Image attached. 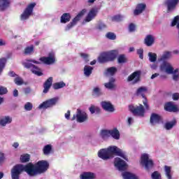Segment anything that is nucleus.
Here are the masks:
<instances>
[{
    "instance_id": "obj_1",
    "label": "nucleus",
    "mask_w": 179,
    "mask_h": 179,
    "mask_svg": "<svg viewBox=\"0 0 179 179\" xmlns=\"http://www.w3.org/2000/svg\"><path fill=\"white\" fill-rule=\"evenodd\" d=\"M50 169V163L46 160H41L35 164L29 162L26 165L16 164L11 169V178L19 179L20 174L25 171L30 177L38 176V174H44Z\"/></svg>"
},
{
    "instance_id": "obj_2",
    "label": "nucleus",
    "mask_w": 179,
    "mask_h": 179,
    "mask_svg": "<svg viewBox=\"0 0 179 179\" xmlns=\"http://www.w3.org/2000/svg\"><path fill=\"white\" fill-rule=\"evenodd\" d=\"M120 156V157H127L128 153L117 145H110L107 148H102L98 151V157H110V156Z\"/></svg>"
},
{
    "instance_id": "obj_3",
    "label": "nucleus",
    "mask_w": 179,
    "mask_h": 179,
    "mask_svg": "<svg viewBox=\"0 0 179 179\" xmlns=\"http://www.w3.org/2000/svg\"><path fill=\"white\" fill-rule=\"evenodd\" d=\"M36 5H37L36 2L27 4L23 12L20 15V20H21V22H27V20L30 19V17L33 16V12L34 10V8H36Z\"/></svg>"
},
{
    "instance_id": "obj_4",
    "label": "nucleus",
    "mask_w": 179,
    "mask_h": 179,
    "mask_svg": "<svg viewBox=\"0 0 179 179\" xmlns=\"http://www.w3.org/2000/svg\"><path fill=\"white\" fill-rule=\"evenodd\" d=\"M117 55H118V50H117L106 52L101 54L98 61L100 64H104V62H108V61H114V59L117 58Z\"/></svg>"
},
{
    "instance_id": "obj_5",
    "label": "nucleus",
    "mask_w": 179,
    "mask_h": 179,
    "mask_svg": "<svg viewBox=\"0 0 179 179\" xmlns=\"http://www.w3.org/2000/svg\"><path fill=\"white\" fill-rule=\"evenodd\" d=\"M38 61H40L41 64H44V65H54L57 62L55 52H50L48 56L41 57Z\"/></svg>"
},
{
    "instance_id": "obj_6",
    "label": "nucleus",
    "mask_w": 179,
    "mask_h": 179,
    "mask_svg": "<svg viewBox=\"0 0 179 179\" xmlns=\"http://www.w3.org/2000/svg\"><path fill=\"white\" fill-rule=\"evenodd\" d=\"M88 118L89 117L86 112L80 109H77L76 115H73L71 118V121H75V120H76L77 122L82 124V122H86Z\"/></svg>"
},
{
    "instance_id": "obj_7",
    "label": "nucleus",
    "mask_w": 179,
    "mask_h": 179,
    "mask_svg": "<svg viewBox=\"0 0 179 179\" xmlns=\"http://www.w3.org/2000/svg\"><path fill=\"white\" fill-rule=\"evenodd\" d=\"M59 100V98L58 97H54L50 99H48L45 101H43L42 103H41L38 108L39 110H47V108H51V107H54Z\"/></svg>"
},
{
    "instance_id": "obj_8",
    "label": "nucleus",
    "mask_w": 179,
    "mask_h": 179,
    "mask_svg": "<svg viewBox=\"0 0 179 179\" xmlns=\"http://www.w3.org/2000/svg\"><path fill=\"white\" fill-rule=\"evenodd\" d=\"M159 71L162 73H167L168 75H171L173 71H174V67L171 65V63L169 62H162L159 65Z\"/></svg>"
},
{
    "instance_id": "obj_9",
    "label": "nucleus",
    "mask_w": 179,
    "mask_h": 179,
    "mask_svg": "<svg viewBox=\"0 0 179 179\" xmlns=\"http://www.w3.org/2000/svg\"><path fill=\"white\" fill-rule=\"evenodd\" d=\"M129 110L134 115H137L138 117H145V108L140 104L138 106H134V105H130L129 107Z\"/></svg>"
},
{
    "instance_id": "obj_10",
    "label": "nucleus",
    "mask_w": 179,
    "mask_h": 179,
    "mask_svg": "<svg viewBox=\"0 0 179 179\" xmlns=\"http://www.w3.org/2000/svg\"><path fill=\"white\" fill-rule=\"evenodd\" d=\"M87 10L86 9H83L78 15L76 17L73 18L71 22H70L69 24L65 28L66 31H68V30H71V29L73 28L75 24L82 19V17L86 13Z\"/></svg>"
},
{
    "instance_id": "obj_11",
    "label": "nucleus",
    "mask_w": 179,
    "mask_h": 179,
    "mask_svg": "<svg viewBox=\"0 0 179 179\" xmlns=\"http://www.w3.org/2000/svg\"><path fill=\"white\" fill-rule=\"evenodd\" d=\"M148 92V88L145 87H139L136 91V95L144 99L143 103L145 107V110H149V105L148 104V100L145 98V94Z\"/></svg>"
},
{
    "instance_id": "obj_12",
    "label": "nucleus",
    "mask_w": 179,
    "mask_h": 179,
    "mask_svg": "<svg viewBox=\"0 0 179 179\" xmlns=\"http://www.w3.org/2000/svg\"><path fill=\"white\" fill-rule=\"evenodd\" d=\"M115 167L119 170V171H125L127 170V162L121 159V158H115L114 161Z\"/></svg>"
},
{
    "instance_id": "obj_13",
    "label": "nucleus",
    "mask_w": 179,
    "mask_h": 179,
    "mask_svg": "<svg viewBox=\"0 0 179 179\" xmlns=\"http://www.w3.org/2000/svg\"><path fill=\"white\" fill-rule=\"evenodd\" d=\"M179 0H165L164 4L167 8V12H173L177 8Z\"/></svg>"
},
{
    "instance_id": "obj_14",
    "label": "nucleus",
    "mask_w": 179,
    "mask_h": 179,
    "mask_svg": "<svg viewBox=\"0 0 179 179\" xmlns=\"http://www.w3.org/2000/svg\"><path fill=\"white\" fill-rule=\"evenodd\" d=\"M140 79H141V71H135L127 78V80L131 83H132L133 85H135V83H138Z\"/></svg>"
},
{
    "instance_id": "obj_15",
    "label": "nucleus",
    "mask_w": 179,
    "mask_h": 179,
    "mask_svg": "<svg viewBox=\"0 0 179 179\" xmlns=\"http://www.w3.org/2000/svg\"><path fill=\"white\" fill-rule=\"evenodd\" d=\"M141 164L145 167L146 170L153 168V161L149 159V157H142L141 159Z\"/></svg>"
},
{
    "instance_id": "obj_16",
    "label": "nucleus",
    "mask_w": 179,
    "mask_h": 179,
    "mask_svg": "<svg viewBox=\"0 0 179 179\" xmlns=\"http://www.w3.org/2000/svg\"><path fill=\"white\" fill-rule=\"evenodd\" d=\"M101 106L102 108L105 110V111H108V113H114L115 108L114 106H113V103L110 101H103L101 102Z\"/></svg>"
},
{
    "instance_id": "obj_17",
    "label": "nucleus",
    "mask_w": 179,
    "mask_h": 179,
    "mask_svg": "<svg viewBox=\"0 0 179 179\" xmlns=\"http://www.w3.org/2000/svg\"><path fill=\"white\" fill-rule=\"evenodd\" d=\"M12 117L9 115H5L0 117V127L4 128L7 125L12 124Z\"/></svg>"
},
{
    "instance_id": "obj_18",
    "label": "nucleus",
    "mask_w": 179,
    "mask_h": 179,
    "mask_svg": "<svg viewBox=\"0 0 179 179\" xmlns=\"http://www.w3.org/2000/svg\"><path fill=\"white\" fill-rule=\"evenodd\" d=\"M164 108L166 111L169 113H177L178 111V108L174 103V102H168L165 104Z\"/></svg>"
},
{
    "instance_id": "obj_19",
    "label": "nucleus",
    "mask_w": 179,
    "mask_h": 179,
    "mask_svg": "<svg viewBox=\"0 0 179 179\" xmlns=\"http://www.w3.org/2000/svg\"><path fill=\"white\" fill-rule=\"evenodd\" d=\"M98 12L99 11L97 10V8H92L88 13L87 17H85V22H92V20H93V19H94L96 16H97Z\"/></svg>"
},
{
    "instance_id": "obj_20",
    "label": "nucleus",
    "mask_w": 179,
    "mask_h": 179,
    "mask_svg": "<svg viewBox=\"0 0 179 179\" xmlns=\"http://www.w3.org/2000/svg\"><path fill=\"white\" fill-rule=\"evenodd\" d=\"M110 135L113 139H115V141H120L121 138V134L120 133V130H118V129L116 127L110 129Z\"/></svg>"
},
{
    "instance_id": "obj_21",
    "label": "nucleus",
    "mask_w": 179,
    "mask_h": 179,
    "mask_svg": "<svg viewBox=\"0 0 179 179\" xmlns=\"http://www.w3.org/2000/svg\"><path fill=\"white\" fill-rule=\"evenodd\" d=\"M162 121V116L157 113H152L150 115V122L152 125L159 124Z\"/></svg>"
},
{
    "instance_id": "obj_22",
    "label": "nucleus",
    "mask_w": 179,
    "mask_h": 179,
    "mask_svg": "<svg viewBox=\"0 0 179 179\" xmlns=\"http://www.w3.org/2000/svg\"><path fill=\"white\" fill-rule=\"evenodd\" d=\"M31 62L33 64H36L37 65H40V64H41V62L38 60L30 59L27 60V62H24L23 63V65L25 68L31 70V69L34 66V64H31Z\"/></svg>"
},
{
    "instance_id": "obj_23",
    "label": "nucleus",
    "mask_w": 179,
    "mask_h": 179,
    "mask_svg": "<svg viewBox=\"0 0 179 179\" xmlns=\"http://www.w3.org/2000/svg\"><path fill=\"white\" fill-rule=\"evenodd\" d=\"M145 9H146V4L139 3L136 6V9L134 11V15H135V16H138V15H141Z\"/></svg>"
},
{
    "instance_id": "obj_24",
    "label": "nucleus",
    "mask_w": 179,
    "mask_h": 179,
    "mask_svg": "<svg viewBox=\"0 0 179 179\" xmlns=\"http://www.w3.org/2000/svg\"><path fill=\"white\" fill-rule=\"evenodd\" d=\"M171 58V52L165 51L163 52L159 59H158L159 62H167V59Z\"/></svg>"
},
{
    "instance_id": "obj_25",
    "label": "nucleus",
    "mask_w": 179,
    "mask_h": 179,
    "mask_svg": "<svg viewBox=\"0 0 179 179\" xmlns=\"http://www.w3.org/2000/svg\"><path fill=\"white\" fill-rule=\"evenodd\" d=\"M52 85V77H50L44 83L43 93H48V90H50V88L51 87Z\"/></svg>"
},
{
    "instance_id": "obj_26",
    "label": "nucleus",
    "mask_w": 179,
    "mask_h": 179,
    "mask_svg": "<svg viewBox=\"0 0 179 179\" xmlns=\"http://www.w3.org/2000/svg\"><path fill=\"white\" fill-rule=\"evenodd\" d=\"M155 43V36L153 35H148L145 38V44L148 47H150L151 45H153V43Z\"/></svg>"
},
{
    "instance_id": "obj_27",
    "label": "nucleus",
    "mask_w": 179,
    "mask_h": 179,
    "mask_svg": "<svg viewBox=\"0 0 179 179\" xmlns=\"http://www.w3.org/2000/svg\"><path fill=\"white\" fill-rule=\"evenodd\" d=\"M10 6V0H0V9L1 10H5L8 9Z\"/></svg>"
},
{
    "instance_id": "obj_28",
    "label": "nucleus",
    "mask_w": 179,
    "mask_h": 179,
    "mask_svg": "<svg viewBox=\"0 0 179 179\" xmlns=\"http://www.w3.org/2000/svg\"><path fill=\"white\" fill-rule=\"evenodd\" d=\"M52 152V145L51 144H48L43 148V155H45V156H48L49 155H51Z\"/></svg>"
},
{
    "instance_id": "obj_29",
    "label": "nucleus",
    "mask_w": 179,
    "mask_h": 179,
    "mask_svg": "<svg viewBox=\"0 0 179 179\" xmlns=\"http://www.w3.org/2000/svg\"><path fill=\"white\" fill-rule=\"evenodd\" d=\"M122 176L124 179H138V176H136L135 174L128 171L123 172Z\"/></svg>"
},
{
    "instance_id": "obj_30",
    "label": "nucleus",
    "mask_w": 179,
    "mask_h": 179,
    "mask_svg": "<svg viewBox=\"0 0 179 179\" xmlns=\"http://www.w3.org/2000/svg\"><path fill=\"white\" fill-rule=\"evenodd\" d=\"M93 72V67L90 66L85 65L84 67V75L86 78H89Z\"/></svg>"
},
{
    "instance_id": "obj_31",
    "label": "nucleus",
    "mask_w": 179,
    "mask_h": 179,
    "mask_svg": "<svg viewBox=\"0 0 179 179\" xmlns=\"http://www.w3.org/2000/svg\"><path fill=\"white\" fill-rule=\"evenodd\" d=\"M115 82V79L114 78H112L110 79L108 83H106L104 84V86L106 89H109V90H111L115 87V85H114Z\"/></svg>"
},
{
    "instance_id": "obj_32",
    "label": "nucleus",
    "mask_w": 179,
    "mask_h": 179,
    "mask_svg": "<svg viewBox=\"0 0 179 179\" xmlns=\"http://www.w3.org/2000/svg\"><path fill=\"white\" fill-rule=\"evenodd\" d=\"M81 179H94V173L92 172H84L81 176Z\"/></svg>"
},
{
    "instance_id": "obj_33",
    "label": "nucleus",
    "mask_w": 179,
    "mask_h": 179,
    "mask_svg": "<svg viewBox=\"0 0 179 179\" xmlns=\"http://www.w3.org/2000/svg\"><path fill=\"white\" fill-rule=\"evenodd\" d=\"M31 71L32 73L36 75V76H43V71H41V69L37 67L35 65L33 66Z\"/></svg>"
},
{
    "instance_id": "obj_34",
    "label": "nucleus",
    "mask_w": 179,
    "mask_h": 179,
    "mask_svg": "<svg viewBox=\"0 0 179 179\" xmlns=\"http://www.w3.org/2000/svg\"><path fill=\"white\" fill-rule=\"evenodd\" d=\"M71 20V14L69 13H64L61 16L60 22L61 23H68Z\"/></svg>"
},
{
    "instance_id": "obj_35",
    "label": "nucleus",
    "mask_w": 179,
    "mask_h": 179,
    "mask_svg": "<svg viewBox=\"0 0 179 179\" xmlns=\"http://www.w3.org/2000/svg\"><path fill=\"white\" fill-rule=\"evenodd\" d=\"M100 136L102 138V139H108L110 138V129L109 130H101L100 132Z\"/></svg>"
},
{
    "instance_id": "obj_36",
    "label": "nucleus",
    "mask_w": 179,
    "mask_h": 179,
    "mask_svg": "<svg viewBox=\"0 0 179 179\" xmlns=\"http://www.w3.org/2000/svg\"><path fill=\"white\" fill-rule=\"evenodd\" d=\"M171 75H172L173 80H174L175 82H178L179 80V69H178L172 70V73H171Z\"/></svg>"
},
{
    "instance_id": "obj_37",
    "label": "nucleus",
    "mask_w": 179,
    "mask_h": 179,
    "mask_svg": "<svg viewBox=\"0 0 179 179\" xmlns=\"http://www.w3.org/2000/svg\"><path fill=\"white\" fill-rule=\"evenodd\" d=\"M116 72H117V68L110 67L106 71L105 75H106V76H113V75H114Z\"/></svg>"
},
{
    "instance_id": "obj_38",
    "label": "nucleus",
    "mask_w": 179,
    "mask_h": 179,
    "mask_svg": "<svg viewBox=\"0 0 179 179\" xmlns=\"http://www.w3.org/2000/svg\"><path fill=\"white\" fill-rule=\"evenodd\" d=\"M33 52H34V46L33 45L25 48L24 51V54H25V55H31Z\"/></svg>"
},
{
    "instance_id": "obj_39",
    "label": "nucleus",
    "mask_w": 179,
    "mask_h": 179,
    "mask_svg": "<svg viewBox=\"0 0 179 179\" xmlns=\"http://www.w3.org/2000/svg\"><path fill=\"white\" fill-rule=\"evenodd\" d=\"M66 86V84L64 83V81H61L53 84V89H55V90H58V89H62V87H65Z\"/></svg>"
},
{
    "instance_id": "obj_40",
    "label": "nucleus",
    "mask_w": 179,
    "mask_h": 179,
    "mask_svg": "<svg viewBox=\"0 0 179 179\" xmlns=\"http://www.w3.org/2000/svg\"><path fill=\"white\" fill-rule=\"evenodd\" d=\"M164 170H165L166 178L168 179H172V176H171V167L166 165L164 166Z\"/></svg>"
},
{
    "instance_id": "obj_41",
    "label": "nucleus",
    "mask_w": 179,
    "mask_h": 179,
    "mask_svg": "<svg viewBox=\"0 0 179 179\" xmlns=\"http://www.w3.org/2000/svg\"><path fill=\"white\" fill-rule=\"evenodd\" d=\"M148 57H149V61L150 62H156V61L157 60V55L152 52H150L148 53Z\"/></svg>"
},
{
    "instance_id": "obj_42",
    "label": "nucleus",
    "mask_w": 179,
    "mask_h": 179,
    "mask_svg": "<svg viewBox=\"0 0 179 179\" xmlns=\"http://www.w3.org/2000/svg\"><path fill=\"white\" fill-rule=\"evenodd\" d=\"M172 27H174V26H176L177 29L179 30V16L177 15L176 16L172 22H171V24Z\"/></svg>"
},
{
    "instance_id": "obj_43",
    "label": "nucleus",
    "mask_w": 179,
    "mask_h": 179,
    "mask_svg": "<svg viewBox=\"0 0 179 179\" xmlns=\"http://www.w3.org/2000/svg\"><path fill=\"white\" fill-rule=\"evenodd\" d=\"M118 64H125L127 62V57L125 55H120L117 57Z\"/></svg>"
},
{
    "instance_id": "obj_44",
    "label": "nucleus",
    "mask_w": 179,
    "mask_h": 179,
    "mask_svg": "<svg viewBox=\"0 0 179 179\" xmlns=\"http://www.w3.org/2000/svg\"><path fill=\"white\" fill-rule=\"evenodd\" d=\"M90 112L91 113V114H94V113H99L100 112V108H99V107L94 106V105H92L90 108H89Z\"/></svg>"
},
{
    "instance_id": "obj_45",
    "label": "nucleus",
    "mask_w": 179,
    "mask_h": 179,
    "mask_svg": "<svg viewBox=\"0 0 179 179\" xmlns=\"http://www.w3.org/2000/svg\"><path fill=\"white\" fill-rule=\"evenodd\" d=\"M152 179H162V175L159 171H155L151 175Z\"/></svg>"
},
{
    "instance_id": "obj_46",
    "label": "nucleus",
    "mask_w": 179,
    "mask_h": 179,
    "mask_svg": "<svg viewBox=\"0 0 179 179\" xmlns=\"http://www.w3.org/2000/svg\"><path fill=\"white\" fill-rule=\"evenodd\" d=\"M174 125H176V122H169L165 124L164 127L167 129V131H169V129H172Z\"/></svg>"
},
{
    "instance_id": "obj_47",
    "label": "nucleus",
    "mask_w": 179,
    "mask_h": 179,
    "mask_svg": "<svg viewBox=\"0 0 179 179\" xmlns=\"http://www.w3.org/2000/svg\"><path fill=\"white\" fill-rule=\"evenodd\" d=\"M15 85L17 86H20L23 83V79L20 78L19 76H17L14 80Z\"/></svg>"
},
{
    "instance_id": "obj_48",
    "label": "nucleus",
    "mask_w": 179,
    "mask_h": 179,
    "mask_svg": "<svg viewBox=\"0 0 179 179\" xmlns=\"http://www.w3.org/2000/svg\"><path fill=\"white\" fill-rule=\"evenodd\" d=\"M93 93L95 96H101V90L99 87H95L93 89Z\"/></svg>"
},
{
    "instance_id": "obj_49",
    "label": "nucleus",
    "mask_w": 179,
    "mask_h": 179,
    "mask_svg": "<svg viewBox=\"0 0 179 179\" xmlns=\"http://www.w3.org/2000/svg\"><path fill=\"white\" fill-rule=\"evenodd\" d=\"M24 110H26V111H31V110H33V103L30 102L25 103Z\"/></svg>"
},
{
    "instance_id": "obj_50",
    "label": "nucleus",
    "mask_w": 179,
    "mask_h": 179,
    "mask_svg": "<svg viewBox=\"0 0 179 179\" xmlns=\"http://www.w3.org/2000/svg\"><path fill=\"white\" fill-rule=\"evenodd\" d=\"M106 37L109 40H115V38H117V36H115L113 32L106 34Z\"/></svg>"
},
{
    "instance_id": "obj_51",
    "label": "nucleus",
    "mask_w": 179,
    "mask_h": 179,
    "mask_svg": "<svg viewBox=\"0 0 179 179\" xmlns=\"http://www.w3.org/2000/svg\"><path fill=\"white\" fill-rule=\"evenodd\" d=\"M124 17H125L124 15H115L113 17V20H115V22H121V20H124Z\"/></svg>"
},
{
    "instance_id": "obj_52",
    "label": "nucleus",
    "mask_w": 179,
    "mask_h": 179,
    "mask_svg": "<svg viewBox=\"0 0 179 179\" xmlns=\"http://www.w3.org/2000/svg\"><path fill=\"white\" fill-rule=\"evenodd\" d=\"M106 27L107 25H106V24L103 22H99L96 27V29H98V30H104V29H106Z\"/></svg>"
},
{
    "instance_id": "obj_53",
    "label": "nucleus",
    "mask_w": 179,
    "mask_h": 179,
    "mask_svg": "<svg viewBox=\"0 0 179 179\" xmlns=\"http://www.w3.org/2000/svg\"><path fill=\"white\" fill-rule=\"evenodd\" d=\"M8 93V88L0 85V95L6 94Z\"/></svg>"
},
{
    "instance_id": "obj_54",
    "label": "nucleus",
    "mask_w": 179,
    "mask_h": 179,
    "mask_svg": "<svg viewBox=\"0 0 179 179\" xmlns=\"http://www.w3.org/2000/svg\"><path fill=\"white\" fill-rule=\"evenodd\" d=\"M80 57L85 61V62H89V55L86 53H80Z\"/></svg>"
},
{
    "instance_id": "obj_55",
    "label": "nucleus",
    "mask_w": 179,
    "mask_h": 179,
    "mask_svg": "<svg viewBox=\"0 0 179 179\" xmlns=\"http://www.w3.org/2000/svg\"><path fill=\"white\" fill-rule=\"evenodd\" d=\"M137 54L139 55L141 59H143V49L141 48L137 50Z\"/></svg>"
},
{
    "instance_id": "obj_56",
    "label": "nucleus",
    "mask_w": 179,
    "mask_h": 179,
    "mask_svg": "<svg viewBox=\"0 0 179 179\" xmlns=\"http://www.w3.org/2000/svg\"><path fill=\"white\" fill-rule=\"evenodd\" d=\"M20 162L21 163H27V162H30V157H21Z\"/></svg>"
},
{
    "instance_id": "obj_57",
    "label": "nucleus",
    "mask_w": 179,
    "mask_h": 179,
    "mask_svg": "<svg viewBox=\"0 0 179 179\" xmlns=\"http://www.w3.org/2000/svg\"><path fill=\"white\" fill-rule=\"evenodd\" d=\"M64 117L66 120H71V110H68L65 114Z\"/></svg>"
},
{
    "instance_id": "obj_58",
    "label": "nucleus",
    "mask_w": 179,
    "mask_h": 179,
    "mask_svg": "<svg viewBox=\"0 0 179 179\" xmlns=\"http://www.w3.org/2000/svg\"><path fill=\"white\" fill-rule=\"evenodd\" d=\"M20 146V144L18 142H14L12 143V148H13L14 149H18Z\"/></svg>"
},
{
    "instance_id": "obj_59",
    "label": "nucleus",
    "mask_w": 179,
    "mask_h": 179,
    "mask_svg": "<svg viewBox=\"0 0 179 179\" xmlns=\"http://www.w3.org/2000/svg\"><path fill=\"white\" fill-rule=\"evenodd\" d=\"M172 99H173V100H178V99H179V94L178 93H174V94H173V95H172Z\"/></svg>"
},
{
    "instance_id": "obj_60",
    "label": "nucleus",
    "mask_w": 179,
    "mask_h": 179,
    "mask_svg": "<svg viewBox=\"0 0 179 179\" xmlns=\"http://www.w3.org/2000/svg\"><path fill=\"white\" fill-rule=\"evenodd\" d=\"M135 25L134 24H130L129 26V31H135Z\"/></svg>"
},
{
    "instance_id": "obj_61",
    "label": "nucleus",
    "mask_w": 179,
    "mask_h": 179,
    "mask_svg": "<svg viewBox=\"0 0 179 179\" xmlns=\"http://www.w3.org/2000/svg\"><path fill=\"white\" fill-rule=\"evenodd\" d=\"M127 124L128 125H132V124H134V118L131 117H128Z\"/></svg>"
},
{
    "instance_id": "obj_62",
    "label": "nucleus",
    "mask_w": 179,
    "mask_h": 179,
    "mask_svg": "<svg viewBox=\"0 0 179 179\" xmlns=\"http://www.w3.org/2000/svg\"><path fill=\"white\" fill-rule=\"evenodd\" d=\"M13 95L14 97H17V96H19V91H17V90H14L13 92Z\"/></svg>"
},
{
    "instance_id": "obj_63",
    "label": "nucleus",
    "mask_w": 179,
    "mask_h": 179,
    "mask_svg": "<svg viewBox=\"0 0 179 179\" xmlns=\"http://www.w3.org/2000/svg\"><path fill=\"white\" fill-rule=\"evenodd\" d=\"M8 75H9V76H11V77H13V78H15V76H17L16 75V73H15V72H13V71H10V72L8 73Z\"/></svg>"
},
{
    "instance_id": "obj_64",
    "label": "nucleus",
    "mask_w": 179,
    "mask_h": 179,
    "mask_svg": "<svg viewBox=\"0 0 179 179\" xmlns=\"http://www.w3.org/2000/svg\"><path fill=\"white\" fill-rule=\"evenodd\" d=\"M6 45V42L2 39H0V46Z\"/></svg>"
}]
</instances>
